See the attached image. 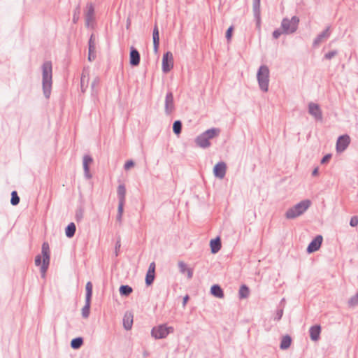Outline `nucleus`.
Returning a JSON list of instances; mask_svg holds the SVG:
<instances>
[{
  "label": "nucleus",
  "instance_id": "f257e3e1",
  "mask_svg": "<svg viewBox=\"0 0 358 358\" xmlns=\"http://www.w3.org/2000/svg\"><path fill=\"white\" fill-rule=\"evenodd\" d=\"M41 255H37L35 258V264L37 266H41V271L43 277L48 270L50 264V247L49 244L46 242L43 243L41 248Z\"/></svg>",
  "mask_w": 358,
  "mask_h": 358
},
{
  "label": "nucleus",
  "instance_id": "f03ea898",
  "mask_svg": "<svg viewBox=\"0 0 358 358\" xmlns=\"http://www.w3.org/2000/svg\"><path fill=\"white\" fill-rule=\"evenodd\" d=\"M52 87V64L49 62L43 65V89L45 96H50Z\"/></svg>",
  "mask_w": 358,
  "mask_h": 358
},
{
  "label": "nucleus",
  "instance_id": "7ed1b4c3",
  "mask_svg": "<svg viewBox=\"0 0 358 358\" xmlns=\"http://www.w3.org/2000/svg\"><path fill=\"white\" fill-rule=\"evenodd\" d=\"M310 206L309 200H304L289 208L285 213L287 219L295 218L303 214Z\"/></svg>",
  "mask_w": 358,
  "mask_h": 358
},
{
  "label": "nucleus",
  "instance_id": "20e7f679",
  "mask_svg": "<svg viewBox=\"0 0 358 358\" xmlns=\"http://www.w3.org/2000/svg\"><path fill=\"white\" fill-rule=\"evenodd\" d=\"M257 80L261 89L267 92L269 81V70L267 66H262L259 68L257 73Z\"/></svg>",
  "mask_w": 358,
  "mask_h": 358
},
{
  "label": "nucleus",
  "instance_id": "39448f33",
  "mask_svg": "<svg viewBox=\"0 0 358 358\" xmlns=\"http://www.w3.org/2000/svg\"><path fill=\"white\" fill-rule=\"evenodd\" d=\"M299 20L296 17H293L292 19H284L282 22V29L285 34L293 33L296 31Z\"/></svg>",
  "mask_w": 358,
  "mask_h": 358
},
{
  "label": "nucleus",
  "instance_id": "423d86ee",
  "mask_svg": "<svg viewBox=\"0 0 358 358\" xmlns=\"http://www.w3.org/2000/svg\"><path fill=\"white\" fill-rule=\"evenodd\" d=\"M173 56L171 52H166L163 55L162 62V71L165 73H169L173 68Z\"/></svg>",
  "mask_w": 358,
  "mask_h": 358
},
{
  "label": "nucleus",
  "instance_id": "0eeeda50",
  "mask_svg": "<svg viewBox=\"0 0 358 358\" xmlns=\"http://www.w3.org/2000/svg\"><path fill=\"white\" fill-rule=\"evenodd\" d=\"M173 331L172 327H166L164 325H159L152 330V335L157 339L165 338L170 332Z\"/></svg>",
  "mask_w": 358,
  "mask_h": 358
},
{
  "label": "nucleus",
  "instance_id": "6e6552de",
  "mask_svg": "<svg viewBox=\"0 0 358 358\" xmlns=\"http://www.w3.org/2000/svg\"><path fill=\"white\" fill-rule=\"evenodd\" d=\"M350 143V138L348 135L340 136L336 142V150L338 152L344 151Z\"/></svg>",
  "mask_w": 358,
  "mask_h": 358
},
{
  "label": "nucleus",
  "instance_id": "1a4fd4ad",
  "mask_svg": "<svg viewBox=\"0 0 358 358\" xmlns=\"http://www.w3.org/2000/svg\"><path fill=\"white\" fill-rule=\"evenodd\" d=\"M322 236L319 235L316 236L308 246L307 252L308 253H312L319 250L322 243Z\"/></svg>",
  "mask_w": 358,
  "mask_h": 358
},
{
  "label": "nucleus",
  "instance_id": "9d476101",
  "mask_svg": "<svg viewBox=\"0 0 358 358\" xmlns=\"http://www.w3.org/2000/svg\"><path fill=\"white\" fill-rule=\"evenodd\" d=\"M226 164L223 162H220L213 169L214 175L219 178H223L226 173Z\"/></svg>",
  "mask_w": 358,
  "mask_h": 358
},
{
  "label": "nucleus",
  "instance_id": "9b49d317",
  "mask_svg": "<svg viewBox=\"0 0 358 358\" xmlns=\"http://www.w3.org/2000/svg\"><path fill=\"white\" fill-rule=\"evenodd\" d=\"M96 57V43L95 38L94 36L92 35L90 41H89V54H88V60L92 61Z\"/></svg>",
  "mask_w": 358,
  "mask_h": 358
},
{
  "label": "nucleus",
  "instance_id": "f8f14e48",
  "mask_svg": "<svg viewBox=\"0 0 358 358\" xmlns=\"http://www.w3.org/2000/svg\"><path fill=\"white\" fill-rule=\"evenodd\" d=\"M309 113L317 120H322V112L317 104L310 103L309 104Z\"/></svg>",
  "mask_w": 358,
  "mask_h": 358
},
{
  "label": "nucleus",
  "instance_id": "ddd939ff",
  "mask_svg": "<svg viewBox=\"0 0 358 358\" xmlns=\"http://www.w3.org/2000/svg\"><path fill=\"white\" fill-rule=\"evenodd\" d=\"M152 39H153V50L155 53L158 52L159 46V33L157 25H155L153 29L152 33Z\"/></svg>",
  "mask_w": 358,
  "mask_h": 358
},
{
  "label": "nucleus",
  "instance_id": "4468645a",
  "mask_svg": "<svg viewBox=\"0 0 358 358\" xmlns=\"http://www.w3.org/2000/svg\"><path fill=\"white\" fill-rule=\"evenodd\" d=\"M129 62L131 66H137L140 63V55L134 48H131V49Z\"/></svg>",
  "mask_w": 358,
  "mask_h": 358
},
{
  "label": "nucleus",
  "instance_id": "2eb2a0df",
  "mask_svg": "<svg viewBox=\"0 0 358 358\" xmlns=\"http://www.w3.org/2000/svg\"><path fill=\"white\" fill-rule=\"evenodd\" d=\"M134 315L131 312H127L123 318V325L127 330H129L132 327Z\"/></svg>",
  "mask_w": 358,
  "mask_h": 358
},
{
  "label": "nucleus",
  "instance_id": "dca6fc26",
  "mask_svg": "<svg viewBox=\"0 0 358 358\" xmlns=\"http://www.w3.org/2000/svg\"><path fill=\"white\" fill-rule=\"evenodd\" d=\"M165 108L168 114L171 113L173 110V97L171 93L168 94L166 96Z\"/></svg>",
  "mask_w": 358,
  "mask_h": 358
},
{
  "label": "nucleus",
  "instance_id": "f3484780",
  "mask_svg": "<svg viewBox=\"0 0 358 358\" xmlns=\"http://www.w3.org/2000/svg\"><path fill=\"white\" fill-rule=\"evenodd\" d=\"M321 332V327L320 325H315L310 329V336L311 340L316 341L319 339Z\"/></svg>",
  "mask_w": 358,
  "mask_h": 358
},
{
  "label": "nucleus",
  "instance_id": "a211bd4d",
  "mask_svg": "<svg viewBox=\"0 0 358 358\" xmlns=\"http://www.w3.org/2000/svg\"><path fill=\"white\" fill-rule=\"evenodd\" d=\"M178 267L180 271L182 273H187V278L189 279L192 278L193 275V270L190 268H188L186 264L183 262H178Z\"/></svg>",
  "mask_w": 358,
  "mask_h": 358
},
{
  "label": "nucleus",
  "instance_id": "6ab92c4d",
  "mask_svg": "<svg viewBox=\"0 0 358 358\" xmlns=\"http://www.w3.org/2000/svg\"><path fill=\"white\" fill-rule=\"evenodd\" d=\"M196 141L197 145L201 148H206L210 145L209 139L204 134L198 136Z\"/></svg>",
  "mask_w": 358,
  "mask_h": 358
},
{
  "label": "nucleus",
  "instance_id": "aec40b11",
  "mask_svg": "<svg viewBox=\"0 0 358 358\" xmlns=\"http://www.w3.org/2000/svg\"><path fill=\"white\" fill-rule=\"evenodd\" d=\"M211 252L213 253L217 252L221 248V242L220 238H217L215 239H213L210 243Z\"/></svg>",
  "mask_w": 358,
  "mask_h": 358
},
{
  "label": "nucleus",
  "instance_id": "412c9836",
  "mask_svg": "<svg viewBox=\"0 0 358 358\" xmlns=\"http://www.w3.org/2000/svg\"><path fill=\"white\" fill-rule=\"evenodd\" d=\"M210 292L213 296H215L217 298L222 299L224 297L223 291L221 289V287L217 285H215L212 286V287L210 289Z\"/></svg>",
  "mask_w": 358,
  "mask_h": 358
},
{
  "label": "nucleus",
  "instance_id": "4be33fe9",
  "mask_svg": "<svg viewBox=\"0 0 358 358\" xmlns=\"http://www.w3.org/2000/svg\"><path fill=\"white\" fill-rule=\"evenodd\" d=\"M94 14V8L90 4L87 6V13H86V23L87 25L89 26L90 22L92 21Z\"/></svg>",
  "mask_w": 358,
  "mask_h": 358
},
{
  "label": "nucleus",
  "instance_id": "5701e85b",
  "mask_svg": "<svg viewBox=\"0 0 358 358\" xmlns=\"http://www.w3.org/2000/svg\"><path fill=\"white\" fill-rule=\"evenodd\" d=\"M292 343V339L290 336H284L282 338L281 343H280V348L282 350H286L287 349Z\"/></svg>",
  "mask_w": 358,
  "mask_h": 358
},
{
  "label": "nucleus",
  "instance_id": "b1692460",
  "mask_svg": "<svg viewBox=\"0 0 358 358\" xmlns=\"http://www.w3.org/2000/svg\"><path fill=\"white\" fill-rule=\"evenodd\" d=\"M76 232V225L74 223H70L67 227L66 228V235L69 238H71L73 236Z\"/></svg>",
  "mask_w": 358,
  "mask_h": 358
},
{
  "label": "nucleus",
  "instance_id": "393cba45",
  "mask_svg": "<svg viewBox=\"0 0 358 358\" xmlns=\"http://www.w3.org/2000/svg\"><path fill=\"white\" fill-rule=\"evenodd\" d=\"M220 129H211L207 130L206 132H204V135L207 136L208 139L213 138L220 134Z\"/></svg>",
  "mask_w": 358,
  "mask_h": 358
},
{
  "label": "nucleus",
  "instance_id": "a878e982",
  "mask_svg": "<svg viewBox=\"0 0 358 358\" xmlns=\"http://www.w3.org/2000/svg\"><path fill=\"white\" fill-rule=\"evenodd\" d=\"M92 162V159L90 156H85L83 157V167L87 175L89 173V166Z\"/></svg>",
  "mask_w": 358,
  "mask_h": 358
},
{
  "label": "nucleus",
  "instance_id": "bb28decb",
  "mask_svg": "<svg viewBox=\"0 0 358 358\" xmlns=\"http://www.w3.org/2000/svg\"><path fill=\"white\" fill-rule=\"evenodd\" d=\"M132 292V288L128 285H122L120 287V293L123 296H128Z\"/></svg>",
  "mask_w": 358,
  "mask_h": 358
},
{
  "label": "nucleus",
  "instance_id": "cd10ccee",
  "mask_svg": "<svg viewBox=\"0 0 358 358\" xmlns=\"http://www.w3.org/2000/svg\"><path fill=\"white\" fill-rule=\"evenodd\" d=\"M90 301L85 300V305L82 309V315L83 317L87 318L90 315Z\"/></svg>",
  "mask_w": 358,
  "mask_h": 358
},
{
  "label": "nucleus",
  "instance_id": "c85d7f7f",
  "mask_svg": "<svg viewBox=\"0 0 358 358\" xmlns=\"http://www.w3.org/2000/svg\"><path fill=\"white\" fill-rule=\"evenodd\" d=\"M249 293H250V291H249V289H248V287L247 286L242 285L240 287V289H239L240 298L243 299V298L248 297V295H249Z\"/></svg>",
  "mask_w": 358,
  "mask_h": 358
},
{
  "label": "nucleus",
  "instance_id": "c756f323",
  "mask_svg": "<svg viewBox=\"0 0 358 358\" xmlns=\"http://www.w3.org/2000/svg\"><path fill=\"white\" fill-rule=\"evenodd\" d=\"M92 294V284L91 282H88L86 284V301H91Z\"/></svg>",
  "mask_w": 358,
  "mask_h": 358
},
{
  "label": "nucleus",
  "instance_id": "7c9ffc66",
  "mask_svg": "<svg viewBox=\"0 0 358 358\" xmlns=\"http://www.w3.org/2000/svg\"><path fill=\"white\" fill-rule=\"evenodd\" d=\"M83 344V339L81 338H76L71 341V346L73 349L79 348Z\"/></svg>",
  "mask_w": 358,
  "mask_h": 358
},
{
  "label": "nucleus",
  "instance_id": "2f4dec72",
  "mask_svg": "<svg viewBox=\"0 0 358 358\" xmlns=\"http://www.w3.org/2000/svg\"><path fill=\"white\" fill-rule=\"evenodd\" d=\"M181 127H182V124H181L180 121H179V120L175 121L173 123V132L177 135L180 134L181 132Z\"/></svg>",
  "mask_w": 358,
  "mask_h": 358
},
{
  "label": "nucleus",
  "instance_id": "473e14b6",
  "mask_svg": "<svg viewBox=\"0 0 358 358\" xmlns=\"http://www.w3.org/2000/svg\"><path fill=\"white\" fill-rule=\"evenodd\" d=\"M117 193L120 197V200L124 201L125 199V194H126V189L124 185H120L118 187Z\"/></svg>",
  "mask_w": 358,
  "mask_h": 358
},
{
  "label": "nucleus",
  "instance_id": "72a5a7b5",
  "mask_svg": "<svg viewBox=\"0 0 358 358\" xmlns=\"http://www.w3.org/2000/svg\"><path fill=\"white\" fill-rule=\"evenodd\" d=\"M19 202H20V198H19L17 192L15 191H13L11 193L10 203L12 205L16 206L19 203Z\"/></svg>",
  "mask_w": 358,
  "mask_h": 358
},
{
  "label": "nucleus",
  "instance_id": "f704fd0d",
  "mask_svg": "<svg viewBox=\"0 0 358 358\" xmlns=\"http://www.w3.org/2000/svg\"><path fill=\"white\" fill-rule=\"evenodd\" d=\"M155 278V273L147 272L145 282L148 285H150L152 283Z\"/></svg>",
  "mask_w": 358,
  "mask_h": 358
},
{
  "label": "nucleus",
  "instance_id": "c9c22d12",
  "mask_svg": "<svg viewBox=\"0 0 358 358\" xmlns=\"http://www.w3.org/2000/svg\"><path fill=\"white\" fill-rule=\"evenodd\" d=\"M233 31H234V27H233V26H231L229 27V29H227V31L226 32V38L229 42L231 39Z\"/></svg>",
  "mask_w": 358,
  "mask_h": 358
},
{
  "label": "nucleus",
  "instance_id": "e433bc0d",
  "mask_svg": "<svg viewBox=\"0 0 358 358\" xmlns=\"http://www.w3.org/2000/svg\"><path fill=\"white\" fill-rule=\"evenodd\" d=\"M89 82V75H86L85 73H83V76L81 77V85H82V87L84 85V84L85 83H88Z\"/></svg>",
  "mask_w": 358,
  "mask_h": 358
},
{
  "label": "nucleus",
  "instance_id": "4c0bfd02",
  "mask_svg": "<svg viewBox=\"0 0 358 358\" xmlns=\"http://www.w3.org/2000/svg\"><path fill=\"white\" fill-rule=\"evenodd\" d=\"M350 224L352 227H356L358 224V217L357 216H353L350 219Z\"/></svg>",
  "mask_w": 358,
  "mask_h": 358
},
{
  "label": "nucleus",
  "instance_id": "58836bf2",
  "mask_svg": "<svg viewBox=\"0 0 358 358\" xmlns=\"http://www.w3.org/2000/svg\"><path fill=\"white\" fill-rule=\"evenodd\" d=\"M329 35V30L327 29L322 34H321L318 38L316 40V43H318L320 42L322 38H326Z\"/></svg>",
  "mask_w": 358,
  "mask_h": 358
},
{
  "label": "nucleus",
  "instance_id": "ea45409f",
  "mask_svg": "<svg viewBox=\"0 0 358 358\" xmlns=\"http://www.w3.org/2000/svg\"><path fill=\"white\" fill-rule=\"evenodd\" d=\"M134 166V163L133 161H128L124 164L125 169L128 170L130 168L133 167Z\"/></svg>",
  "mask_w": 358,
  "mask_h": 358
},
{
  "label": "nucleus",
  "instance_id": "a19ab883",
  "mask_svg": "<svg viewBox=\"0 0 358 358\" xmlns=\"http://www.w3.org/2000/svg\"><path fill=\"white\" fill-rule=\"evenodd\" d=\"M124 201L120 200V203L118 206V211L120 213V216H121L122 211H123V206H124Z\"/></svg>",
  "mask_w": 358,
  "mask_h": 358
},
{
  "label": "nucleus",
  "instance_id": "79ce46f5",
  "mask_svg": "<svg viewBox=\"0 0 358 358\" xmlns=\"http://www.w3.org/2000/svg\"><path fill=\"white\" fill-rule=\"evenodd\" d=\"M79 14H80L79 8H77V10L75 11L73 18V20L74 22H76L78 20Z\"/></svg>",
  "mask_w": 358,
  "mask_h": 358
},
{
  "label": "nucleus",
  "instance_id": "37998d69",
  "mask_svg": "<svg viewBox=\"0 0 358 358\" xmlns=\"http://www.w3.org/2000/svg\"><path fill=\"white\" fill-rule=\"evenodd\" d=\"M331 155L330 154H328V155H325V156L322 158V161H321V163H322V164H324V163L328 162L329 161V159H331Z\"/></svg>",
  "mask_w": 358,
  "mask_h": 358
},
{
  "label": "nucleus",
  "instance_id": "c03bdc74",
  "mask_svg": "<svg viewBox=\"0 0 358 358\" xmlns=\"http://www.w3.org/2000/svg\"><path fill=\"white\" fill-rule=\"evenodd\" d=\"M155 264L154 262H152L149 266L148 272L155 273Z\"/></svg>",
  "mask_w": 358,
  "mask_h": 358
},
{
  "label": "nucleus",
  "instance_id": "a18cd8bd",
  "mask_svg": "<svg viewBox=\"0 0 358 358\" xmlns=\"http://www.w3.org/2000/svg\"><path fill=\"white\" fill-rule=\"evenodd\" d=\"M283 32L282 31H280V30H275L273 31V36L275 38H278Z\"/></svg>",
  "mask_w": 358,
  "mask_h": 358
},
{
  "label": "nucleus",
  "instance_id": "49530a36",
  "mask_svg": "<svg viewBox=\"0 0 358 358\" xmlns=\"http://www.w3.org/2000/svg\"><path fill=\"white\" fill-rule=\"evenodd\" d=\"M336 51H332V52H329V53L326 54L325 57H326L327 59H331V58H332L334 56H335V55H336Z\"/></svg>",
  "mask_w": 358,
  "mask_h": 358
},
{
  "label": "nucleus",
  "instance_id": "de8ad7c7",
  "mask_svg": "<svg viewBox=\"0 0 358 358\" xmlns=\"http://www.w3.org/2000/svg\"><path fill=\"white\" fill-rule=\"evenodd\" d=\"M99 80L98 78H94L92 83V87H94L99 83Z\"/></svg>",
  "mask_w": 358,
  "mask_h": 358
},
{
  "label": "nucleus",
  "instance_id": "09e8293b",
  "mask_svg": "<svg viewBox=\"0 0 358 358\" xmlns=\"http://www.w3.org/2000/svg\"><path fill=\"white\" fill-rule=\"evenodd\" d=\"M312 174H313V176H317V174H318V168H315V169L313 170V171Z\"/></svg>",
  "mask_w": 358,
  "mask_h": 358
},
{
  "label": "nucleus",
  "instance_id": "8fccbe9b",
  "mask_svg": "<svg viewBox=\"0 0 358 358\" xmlns=\"http://www.w3.org/2000/svg\"><path fill=\"white\" fill-rule=\"evenodd\" d=\"M189 299L188 296H185L183 299V306H185Z\"/></svg>",
  "mask_w": 358,
  "mask_h": 358
},
{
  "label": "nucleus",
  "instance_id": "3c124183",
  "mask_svg": "<svg viewBox=\"0 0 358 358\" xmlns=\"http://www.w3.org/2000/svg\"><path fill=\"white\" fill-rule=\"evenodd\" d=\"M257 7H259L260 5V0H255Z\"/></svg>",
  "mask_w": 358,
  "mask_h": 358
},
{
  "label": "nucleus",
  "instance_id": "603ef678",
  "mask_svg": "<svg viewBox=\"0 0 358 358\" xmlns=\"http://www.w3.org/2000/svg\"><path fill=\"white\" fill-rule=\"evenodd\" d=\"M354 300H355V299H351L350 303H351L352 304H353V303H354Z\"/></svg>",
  "mask_w": 358,
  "mask_h": 358
}]
</instances>
